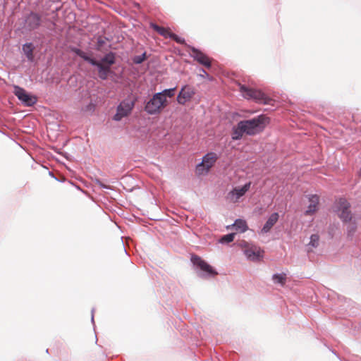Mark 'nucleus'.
I'll return each mask as SVG.
<instances>
[{
  "mask_svg": "<svg viewBox=\"0 0 361 361\" xmlns=\"http://www.w3.org/2000/svg\"><path fill=\"white\" fill-rule=\"evenodd\" d=\"M71 50L76 56L80 57L91 66L96 67L101 80H106L109 76L115 75L114 71L111 70V66L116 63V54L114 52L109 51L106 53L98 61L79 48L72 47Z\"/></svg>",
  "mask_w": 361,
  "mask_h": 361,
  "instance_id": "1",
  "label": "nucleus"
},
{
  "mask_svg": "<svg viewBox=\"0 0 361 361\" xmlns=\"http://www.w3.org/2000/svg\"><path fill=\"white\" fill-rule=\"evenodd\" d=\"M269 121V118L268 117L264 114H261L250 119L241 120L239 122L245 134L252 136L262 132Z\"/></svg>",
  "mask_w": 361,
  "mask_h": 361,
  "instance_id": "2",
  "label": "nucleus"
},
{
  "mask_svg": "<svg viewBox=\"0 0 361 361\" xmlns=\"http://www.w3.org/2000/svg\"><path fill=\"white\" fill-rule=\"evenodd\" d=\"M191 262L195 267L197 275L201 278H212L218 274L210 264L196 255H192Z\"/></svg>",
  "mask_w": 361,
  "mask_h": 361,
  "instance_id": "3",
  "label": "nucleus"
},
{
  "mask_svg": "<svg viewBox=\"0 0 361 361\" xmlns=\"http://www.w3.org/2000/svg\"><path fill=\"white\" fill-rule=\"evenodd\" d=\"M157 92L145 103L144 110L149 115L159 114L169 105L168 100L162 99Z\"/></svg>",
  "mask_w": 361,
  "mask_h": 361,
  "instance_id": "4",
  "label": "nucleus"
},
{
  "mask_svg": "<svg viewBox=\"0 0 361 361\" xmlns=\"http://www.w3.org/2000/svg\"><path fill=\"white\" fill-rule=\"evenodd\" d=\"M240 92L246 99H252L256 102L267 104L270 99L261 90L249 87L245 85H240Z\"/></svg>",
  "mask_w": 361,
  "mask_h": 361,
  "instance_id": "5",
  "label": "nucleus"
},
{
  "mask_svg": "<svg viewBox=\"0 0 361 361\" xmlns=\"http://www.w3.org/2000/svg\"><path fill=\"white\" fill-rule=\"evenodd\" d=\"M350 208V204L345 198H339L336 203V212L344 223L350 222L352 220L353 216Z\"/></svg>",
  "mask_w": 361,
  "mask_h": 361,
  "instance_id": "6",
  "label": "nucleus"
},
{
  "mask_svg": "<svg viewBox=\"0 0 361 361\" xmlns=\"http://www.w3.org/2000/svg\"><path fill=\"white\" fill-rule=\"evenodd\" d=\"M23 21L25 29L29 32L39 29L42 24V16L35 11H30L25 14Z\"/></svg>",
  "mask_w": 361,
  "mask_h": 361,
  "instance_id": "7",
  "label": "nucleus"
},
{
  "mask_svg": "<svg viewBox=\"0 0 361 361\" xmlns=\"http://www.w3.org/2000/svg\"><path fill=\"white\" fill-rule=\"evenodd\" d=\"M13 89L14 94L24 106H32L37 103V97L27 92L24 88L18 85H15Z\"/></svg>",
  "mask_w": 361,
  "mask_h": 361,
  "instance_id": "8",
  "label": "nucleus"
},
{
  "mask_svg": "<svg viewBox=\"0 0 361 361\" xmlns=\"http://www.w3.org/2000/svg\"><path fill=\"white\" fill-rule=\"evenodd\" d=\"M135 100H123L116 108V113L114 115L113 119L120 121L123 118L128 116L135 106Z\"/></svg>",
  "mask_w": 361,
  "mask_h": 361,
  "instance_id": "9",
  "label": "nucleus"
},
{
  "mask_svg": "<svg viewBox=\"0 0 361 361\" xmlns=\"http://www.w3.org/2000/svg\"><path fill=\"white\" fill-rule=\"evenodd\" d=\"M195 94V89L190 85H184L181 87L177 97L176 101L180 105H185L186 102L191 100Z\"/></svg>",
  "mask_w": 361,
  "mask_h": 361,
  "instance_id": "10",
  "label": "nucleus"
},
{
  "mask_svg": "<svg viewBox=\"0 0 361 361\" xmlns=\"http://www.w3.org/2000/svg\"><path fill=\"white\" fill-rule=\"evenodd\" d=\"M188 48L192 51V53L190 54V57L206 68L209 69L212 68V61L205 54L195 47L188 46Z\"/></svg>",
  "mask_w": 361,
  "mask_h": 361,
  "instance_id": "11",
  "label": "nucleus"
},
{
  "mask_svg": "<svg viewBox=\"0 0 361 361\" xmlns=\"http://www.w3.org/2000/svg\"><path fill=\"white\" fill-rule=\"evenodd\" d=\"M310 204L307 210L305 212V215L310 216L313 214L317 210V206L319 202V197L317 195H310L308 196Z\"/></svg>",
  "mask_w": 361,
  "mask_h": 361,
  "instance_id": "12",
  "label": "nucleus"
},
{
  "mask_svg": "<svg viewBox=\"0 0 361 361\" xmlns=\"http://www.w3.org/2000/svg\"><path fill=\"white\" fill-rule=\"evenodd\" d=\"M243 252L247 259L252 262H259L263 257L261 254V251L257 250L256 247H248L244 250Z\"/></svg>",
  "mask_w": 361,
  "mask_h": 361,
  "instance_id": "13",
  "label": "nucleus"
},
{
  "mask_svg": "<svg viewBox=\"0 0 361 361\" xmlns=\"http://www.w3.org/2000/svg\"><path fill=\"white\" fill-rule=\"evenodd\" d=\"M279 218V215L278 212H274L272 213L265 224H264L261 233H269L271 228L274 226V224L278 221Z\"/></svg>",
  "mask_w": 361,
  "mask_h": 361,
  "instance_id": "14",
  "label": "nucleus"
},
{
  "mask_svg": "<svg viewBox=\"0 0 361 361\" xmlns=\"http://www.w3.org/2000/svg\"><path fill=\"white\" fill-rule=\"evenodd\" d=\"M35 49L32 42H26L22 47V51L27 57V60L32 62L35 59L34 50Z\"/></svg>",
  "mask_w": 361,
  "mask_h": 361,
  "instance_id": "15",
  "label": "nucleus"
},
{
  "mask_svg": "<svg viewBox=\"0 0 361 361\" xmlns=\"http://www.w3.org/2000/svg\"><path fill=\"white\" fill-rule=\"evenodd\" d=\"M217 159V154L215 152H210L207 153L204 156H203L202 159V162L206 164V168L211 169L214 166Z\"/></svg>",
  "mask_w": 361,
  "mask_h": 361,
  "instance_id": "16",
  "label": "nucleus"
},
{
  "mask_svg": "<svg viewBox=\"0 0 361 361\" xmlns=\"http://www.w3.org/2000/svg\"><path fill=\"white\" fill-rule=\"evenodd\" d=\"M245 134L240 122H238L235 126L232 128L231 139L233 140H240L243 135Z\"/></svg>",
  "mask_w": 361,
  "mask_h": 361,
  "instance_id": "17",
  "label": "nucleus"
},
{
  "mask_svg": "<svg viewBox=\"0 0 361 361\" xmlns=\"http://www.w3.org/2000/svg\"><path fill=\"white\" fill-rule=\"evenodd\" d=\"M251 183L248 182L245 183L242 187L240 188H235L232 193L235 196L237 199L243 197L250 189Z\"/></svg>",
  "mask_w": 361,
  "mask_h": 361,
  "instance_id": "18",
  "label": "nucleus"
},
{
  "mask_svg": "<svg viewBox=\"0 0 361 361\" xmlns=\"http://www.w3.org/2000/svg\"><path fill=\"white\" fill-rule=\"evenodd\" d=\"M234 229L240 233H244L248 229L247 222L244 219H237L232 224Z\"/></svg>",
  "mask_w": 361,
  "mask_h": 361,
  "instance_id": "19",
  "label": "nucleus"
},
{
  "mask_svg": "<svg viewBox=\"0 0 361 361\" xmlns=\"http://www.w3.org/2000/svg\"><path fill=\"white\" fill-rule=\"evenodd\" d=\"M176 87L169 88V89H164L161 92H157V94H160L159 96L165 100H167V98H171L175 95Z\"/></svg>",
  "mask_w": 361,
  "mask_h": 361,
  "instance_id": "20",
  "label": "nucleus"
},
{
  "mask_svg": "<svg viewBox=\"0 0 361 361\" xmlns=\"http://www.w3.org/2000/svg\"><path fill=\"white\" fill-rule=\"evenodd\" d=\"M272 280L275 283L280 284L281 286L284 285L286 281V274L281 273H276L273 274L272 276Z\"/></svg>",
  "mask_w": 361,
  "mask_h": 361,
  "instance_id": "21",
  "label": "nucleus"
},
{
  "mask_svg": "<svg viewBox=\"0 0 361 361\" xmlns=\"http://www.w3.org/2000/svg\"><path fill=\"white\" fill-rule=\"evenodd\" d=\"M235 234L234 233L223 235L219 242L221 244H228L234 240Z\"/></svg>",
  "mask_w": 361,
  "mask_h": 361,
  "instance_id": "22",
  "label": "nucleus"
},
{
  "mask_svg": "<svg viewBox=\"0 0 361 361\" xmlns=\"http://www.w3.org/2000/svg\"><path fill=\"white\" fill-rule=\"evenodd\" d=\"M169 37L173 40H174L176 43L178 44H183V45H185L187 47H188V46H190L189 44H188L185 42V39L180 36H178V35H176V33H173V32H170L169 35Z\"/></svg>",
  "mask_w": 361,
  "mask_h": 361,
  "instance_id": "23",
  "label": "nucleus"
},
{
  "mask_svg": "<svg viewBox=\"0 0 361 361\" xmlns=\"http://www.w3.org/2000/svg\"><path fill=\"white\" fill-rule=\"evenodd\" d=\"M210 169L206 168V164L203 162H200L196 166V172L199 175H202L204 173H207Z\"/></svg>",
  "mask_w": 361,
  "mask_h": 361,
  "instance_id": "24",
  "label": "nucleus"
},
{
  "mask_svg": "<svg viewBox=\"0 0 361 361\" xmlns=\"http://www.w3.org/2000/svg\"><path fill=\"white\" fill-rule=\"evenodd\" d=\"M349 224L348 226H347V231H348V236H353V234L355 233V232L356 231V229H357V225H356V223L355 221H350L348 222Z\"/></svg>",
  "mask_w": 361,
  "mask_h": 361,
  "instance_id": "25",
  "label": "nucleus"
},
{
  "mask_svg": "<svg viewBox=\"0 0 361 361\" xmlns=\"http://www.w3.org/2000/svg\"><path fill=\"white\" fill-rule=\"evenodd\" d=\"M319 235L317 234H312L310 236V245L313 247H317L319 245Z\"/></svg>",
  "mask_w": 361,
  "mask_h": 361,
  "instance_id": "26",
  "label": "nucleus"
},
{
  "mask_svg": "<svg viewBox=\"0 0 361 361\" xmlns=\"http://www.w3.org/2000/svg\"><path fill=\"white\" fill-rule=\"evenodd\" d=\"M95 182L101 188H104V189H108V190H112V187L109 185H106L103 180H102L101 179L99 178H96L95 180Z\"/></svg>",
  "mask_w": 361,
  "mask_h": 361,
  "instance_id": "27",
  "label": "nucleus"
},
{
  "mask_svg": "<svg viewBox=\"0 0 361 361\" xmlns=\"http://www.w3.org/2000/svg\"><path fill=\"white\" fill-rule=\"evenodd\" d=\"M199 71L202 73L201 74L199 75L200 77L203 78H207L210 81L212 80V77H211L203 68H200Z\"/></svg>",
  "mask_w": 361,
  "mask_h": 361,
  "instance_id": "28",
  "label": "nucleus"
},
{
  "mask_svg": "<svg viewBox=\"0 0 361 361\" xmlns=\"http://www.w3.org/2000/svg\"><path fill=\"white\" fill-rule=\"evenodd\" d=\"M105 43H106L105 39H104L102 37H99L97 39L95 49L97 50H100L102 49V47L105 44Z\"/></svg>",
  "mask_w": 361,
  "mask_h": 361,
  "instance_id": "29",
  "label": "nucleus"
},
{
  "mask_svg": "<svg viewBox=\"0 0 361 361\" xmlns=\"http://www.w3.org/2000/svg\"><path fill=\"white\" fill-rule=\"evenodd\" d=\"M157 32L164 37H169V33L171 32L166 28L160 26Z\"/></svg>",
  "mask_w": 361,
  "mask_h": 361,
  "instance_id": "30",
  "label": "nucleus"
},
{
  "mask_svg": "<svg viewBox=\"0 0 361 361\" xmlns=\"http://www.w3.org/2000/svg\"><path fill=\"white\" fill-rule=\"evenodd\" d=\"M133 60V62L135 63V64H141L144 61H142L140 55H136V56H134L132 59Z\"/></svg>",
  "mask_w": 361,
  "mask_h": 361,
  "instance_id": "31",
  "label": "nucleus"
},
{
  "mask_svg": "<svg viewBox=\"0 0 361 361\" xmlns=\"http://www.w3.org/2000/svg\"><path fill=\"white\" fill-rule=\"evenodd\" d=\"M85 109L87 111H94L95 109V105L92 102H90L86 106Z\"/></svg>",
  "mask_w": 361,
  "mask_h": 361,
  "instance_id": "32",
  "label": "nucleus"
},
{
  "mask_svg": "<svg viewBox=\"0 0 361 361\" xmlns=\"http://www.w3.org/2000/svg\"><path fill=\"white\" fill-rule=\"evenodd\" d=\"M150 27H152L156 32H158L160 26L155 23H150Z\"/></svg>",
  "mask_w": 361,
  "mask_h": 361,
  "instance_id": "33",
  "label": "nucleus"
},
{
  "mask_svg": "<svg viewBox=\"0 0 361 361\" xmlns=\"http://www.w3.org/2000/svg\"><path fill=\"white\" fill-rule=\"evenodd\" d=\"M140 56H141L142 61H145V60L147 59V52L144 51L142 54H140Z\"/></svg>",
  "mask_w": 361,
  "mask_h": 361,
  "instance_id": "34",
  "label": "nucleus"
},
{
  "mask_svg": "<svg viewBox=\"0 0 361 361\" xmlns=\"http://www.w3.org/2000/svg\"><path fill=\"white\" fill-rule=\"evenodd\" d=\"M94 310H95V309L94 307L92 308V310H91V314H92L91 322H92V323L93 324H94Z\"/></svg>",
  "mask_w": 361,
  "mask_h": 361,
  "instance_id": "35",
  "label": "nucleus"
},
{
  "mask_svg": "<svg viewBox=\"0 0 361 361\" xmlns=\"http://www.w3.org/2000/svg\"><path fill=\"white\" fill-rule=\"evenodd\" d=\"M359 176L361 177V167H360V171H359Z\"/></svg>",
  "mask_w": 361,
  "mask_h": 361,
  "instance_id": "36",
  "label": "nucleus"
},
{
  "mask_svg": "<svg viewBox=\"0 0 361 361\" xmlns=\"http://www.w3.org/2000/svg\"><path fill=\"white\" fill-rule=\"evenodd\" d=\"M359 327L361 328V322L359 324Z\"/></svg>",
  "mask_w": 361,
  "mask_h": 361,
  "instance_id": "37",
  "label": "nucleus"
}]
</instances>
